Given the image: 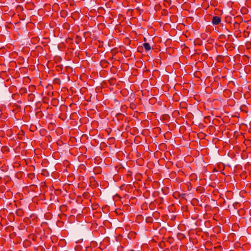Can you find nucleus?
Listing matches in <instances>:
<instances>
[{"mask_svg":"<svg viewBox=\"0 0 251 251\" xmlns=\"http://www.w3.org/2000/svg\"><path fill=\"white\" fill-rule=\"evenodd\" d=\"M221 22V19L219 16H213L212 19V24L213 25H218Z\"/></svg>","mask_w":251,"mask_h":251,"instance_id":"obj_1","label":"nucleus"},{"mask_svg":"<svg viewBox=\"0 0 251 251\" xmlns=\"http://www.w3.org/2000/svg\"><path fill=\"white\" fill-rule=\"evenodd\" d=\"M101 63H107V61H103L101 62Z\"/></svg>","mask_w":251,"mask_h":251,"instance_id":"obj_17","label":"nucleus"},{"mask_svg":"<svg viewBox=\"0 0 251 251\" xmlns=\"http://www.w3.org/2000/svg\"><path fill=\"white\" fill-rule=\"evenodd\" d=\"M233 25L235 29H237L238 31H241V30H240V23L235 22L233 23Z\"/></svg>","mask_w":251,"mask_h":251,"instance_id":"obj_2","label":"nucleus"},{"mask_svg":"<svg viewBox=\"0 0 251 251\" xmlns=\"http://www.w3.org/2000/svg\"><path fill=\"white\" fill-rule=\"evenodd\" d=\"M131 172L128 171V174H127V176H131Z\"/></svg>","mask_w":251,"mask_h":251,"instance_id":"obj_15","label":"nucleus"},{"mask_svg":"<svg viewBox=\"0 0 251 251\" xmlns=\"http://www.w3.org/2000/svg\"><path fill=\"white\" fill-rule=\"evenodd\" d=\"M163 199L161 198H159L158 199V200H156V201L159 203V204H161L162 203H163Z\"/></svg>","mask_w":251,"mask_h":251,"instance_id":"obj_12","label":"nucleus"},{"mask_svg":"<svg viewBox=\"0 0 251 251\" xmlns=\"http://www.w3.org/2000/svg\"><path fill=\"white\" fill-rule=\"evenodd\" d=\"M29 91L30 92H34L35 89H36V88H35V86L34 85H30L29 86Z\"/></svg>","mask_w":251,"mask_h":251,"instance_id":"obj_9","label":"nucleus"},{"mask_svg":"<svg viewBox=\"0 0 251 251\" xmlns=\"http://www.w3.org/2000/svg\"><path fill=\"white\" fill-rule=\"evenodd\" d=\"M147 222L148 223H151L152 221V219L151 217H148L146 219Z\"/></svg>","mask_w":251,"mask_h":251,"instance_id":"obj_11","label":"nucleus"},{"mask_svg":"<svg viewBox=\"0 0 251 251\" xmlns=\"http://www.w3.org/2000/svg\"><path fill=\"white\" fill-rule=\"evenodd\" d=\"M218 4V1L215 0H212L210 1V5L214 7H216Z\"/></svg>","mask_w":251,"mask_h":251,"instance_id":"obj_7","label":"nucleus"},{"mask_svg":"<svg viewBox=\"0 0 251 251\" xmlns=\"http://www.w3.org/2000/svg\"><path fill=\"white\" fill-rule=\"evenodd\" d=\"M16 215L18 216L22 217L23 215L24 212L22 209H19L16 212Z\"/></svg>","mask_w":251,"mask_h":251,"instance_id":"obj_3","label":"nucleus"},{"mask_svg":"<svg viewBox=\"0 0 251 251\" xmlns=\"http://www.w3.org/2000/svg\"><path fill=\"white\" fill-rule=\"evenodd\" d=\"M20 93L21 94H24L27 93V89L25 88H21L20 90Z\"/></svg>","mask_w":251,"mask_h":251,"instance_id":"obj_8","label":"nucleus"},{"mask_svg":"<svg viewBox=\"0 0 251 251\" xmlns=\"http://www.w3.org/2000/svg\"><path fill=\"white\" fill-rule=\"evenodd\" d=\"M153 205V204L152 203H151V204H150V207H151V205Z\"/></svg>","mask_w":251,"mask_h":251,"instance_id":"obj_19","label":"nucleus"},{"mask_svg":"<svg viewBox=\"0 0 251 251\" xmlns=\"http://www.w3.org/2000/svg\"><path fill=\"white\" fill-rule=\"evenodd\" d=\"M143 46L146 50H151V46L148 43H145L143 44Z\"/></svg>","mask_w":251,"mask_h":251,"instance_id":"obj_4","label":"nucleus"},{"mask_svg":"<svg viewBox=\"0 0 251 251\" xmlns=\"http://www.w3.org/2000/svg\"><path fill=\"white\" fill-rule=\"evenodd\" d=\"M214 230L215 232L218 233L220 230V227L219 226H216L214 228Z\"/></svg>","mask_w":251,"mask_h":251,"instance_id":"obj_10","label":"nucleus"},{"mask_svg":"<svg viewBox=\"0 0 251 251\" xmlns=\"http://www.w3.org/2000/svg\"><path fill=\"white\" fill-rule=\"evenodd\" d=\"M173 196L175 199H177L180 197V194L178 192H175L173 193Z\"/></svg>","mask_w":251,"mask_h":251,"instance_id":"obj_6","label":"nucleus"},{"mask_svg":"<svg viewBox=\"0 0 251 251\" xmlns=\"http://www.w3.org/2000/svg\"><path fill=\"white\" fill-rule=\"evenodd\" d=\"M165 1L167 2H171V0H165Z\"/></svg>","mask_w":251,"mask_h":251,"instance_id":"obj_18","label":"nucleus"},{"mask_svg":"<svg viewBox=\"0 0 251 251\" xmlns=\"http://www.w3.org/2000/svg\"><path fill=\"white\" fill-rule=\"evenodd\" d=\"M16 107H17V108H19V107H20V106H19L18 105H16Z\"/></svg>","mask_w":251,"mask_h":251,"instance_id":"obj_20","label":"nucleus"},{"mask_svg":"<svg viewBox=\"0 0 251 251\" xmlns=\"http://www.w3.org/2000/svg\"><path fill=\"white\" fill-rule=\"evenodd\" d=\"M246 46L247 48V49H250L251 48V43L248 42L246 44Z\"/></svg>","mask_w":251,"mask_h":251,"instance_id":"obj_13","label":"nucleus"},{"mask_svg":"<svg viewBox=\"0 0 251 251\" xmlns=\"http://www.w3.org/2000/svg\"><path fill=\"white\" fill-rule=\"evenodd\" d=\"M60 210L62 212H66L67 210V206L66 205H62L60 206Z\"/></svg>","mask_w":251,"mask_h":251,"instance_id":"obj_5","label":"nucleus"},{"mask_svg":"<svg viewBox=\"0 0 251 251\" xmlns=\"http://www.w3.org/2000/svg\"><path fill=\"white\" fill-rule=\"evenodd\" d=\"M34 95L32 94H30L29 95V97L30 98H32V97H33Z\"/></svg>","mask_w":251,"mask_h":251,"instance_id":"obj_16","label":"nucleus"},{"mask_svg":"<svg viewBox=\"0 0 251 251\" xmlns=\"http://www.w3.org/2000/svg\"><path fill=\"white\" fill-rule=\"evenodd\" d=\"M119 116H123V115H122V114H119Z\"/></svg>","mask_w":251,"mask_h":251,"instance_id":"obj_21","label":"nucleus"},{"mask_svg":"<svg viewBox=\"0 0 251 251\" xmlns=\"http://www.w3.org/2000/svg\"><path fill=\"white\" fill-rule=\"evenodd\" d=\"M235 245L236 247H239L241 245V244L239 242H236L235 243Z\"/></svg>","mask_w":251,"mask_h":251,"instance_id":"obj_14","label":"nucleus"}]
</instances>
